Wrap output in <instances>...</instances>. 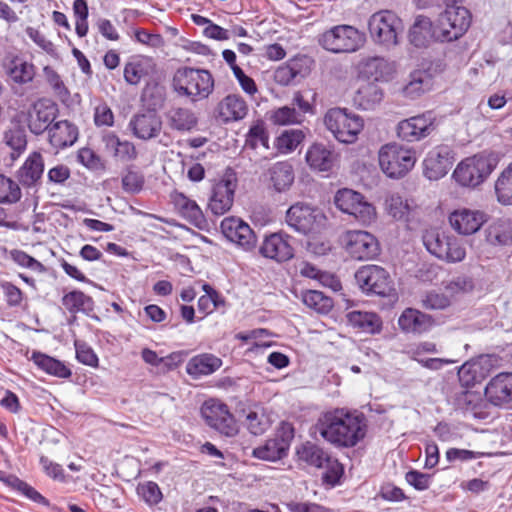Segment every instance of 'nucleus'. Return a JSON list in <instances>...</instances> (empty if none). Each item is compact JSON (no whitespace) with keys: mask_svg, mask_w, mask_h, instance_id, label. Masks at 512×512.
<instances>
[{"mask_svg":"<svg viewBox=\"0 0 512 512\" xmlns=\"http://www.w3.org/2000/svg\"><path fill=\"white\" fill-rule=\"evenodd\" d=\"M315 427L325 441L336 447H354L366 435L363 415L339 408L321 414Z\"/></svg>","mask_w":512,"mask_h":512,"instance_id":"f257e3e1","label":"nucleus"},{"mask_svg":"<svg viewBox=\"0 0 512 512\" xmlns=\"http://www.w3.org/2000/svg\"><path fill=\"white\" fill-rule=\"evenodd\" d=\"M171 86L177 96L198 102L213 92L214 78L209 70L183 66L174 72Z\"/></svg>","mask_w":512,"mask_h":512,"instance_id":"f03ea898","label":"nucleus"},{"mask_svg":"<svg viewBox=\"0 0 512 512\" xmlns=\"http://www.w3.org/2000/svg\"><path fill=\"white\" fill-rule=\"evenodd\" d=\"M492 154L479 153L462 160L453 171L455 182L467 188H475L483 183L497 166Z\"/></svg>","mask_w":512,"mask_h":512,"instance_id":"7ed1b4c3","label":"nucleus"},{"mask_svg":"<svg viewBox=\"0 0 512 512\" xmlns=\"http://www.w3.org/2000/svg\"><path fill=\"white\" fill-rule=\"evenodd\" d=\"M471 22L472 14L467 8L448 4L435 24V40L441 42L458 40L468 31Z\"/></svg>","mask_w":512,"mask_h":512,"instance_id":"20e7f679","label":"nucleus"},{"mask_svg":"<svg viewBox=\"0 0 512 512\" xmlns=\"http://www.w3.org/2000/svg\"><path fill=\"white\" fill-rule=\"evenodd\" d=\"M416 159L414 149L397 143L383 145L378 153L381 170L392 179L404 177L415 166Z\"/></svg>","mask_w":512,"mask_h":512,"instance_id":"39448f33","label":"nucleus"},{"mask_svg":"<svg viewBox=\"0 0 512 512\" xmlns=\"http://www.w3.org/2000/svg\"><path fill=\"white\" fill-rule=\"evenodd\" d=\"M365 41V34L351 25L334 26L322 33L318 40L323 49L335 54L355 52Z\"/></svg>","mask_w":512,"mask_h":512,"instance_id":"423d86ee","label":"nucleus"},{"mask_svg":"<svg viewBox=\"0 0 512 512\" xmlns=\"http://www.w3.org/2000/svg\"><path fill=\"white\" fill-rule=\"evenodd\" d=\"M324 124L337 141L351 144L357 140L358 134L363 129L364 121L360 116L348 112L347 109L332 108L326 112Z\"/></svg>","mask_w":512,"mask_h":512,"instance_id":"0eeeda50","label":"nucleus"},{"mask_svg":"<svg viewBox=\"0 0 512 512\" xmlns=\"http://www.w3.org/2000/svg\"><path fill=\"white\" fill-rule=\"evenodd\" d=\"M422 240L431 255L448 263L460 262L466 256L465 248L458 239L438 228L426 230Z\"/></svg>","mask_w":512,"mask_h":512,"instance_id":"6e6552de","label":"nucleus"},{"mask_svg":"<svg viewBox=\"0 0 512 512\" xmlns=\"http://www.w3.org/2000/svg\"><path fill=\"white\" fill-rule=\"evenodd\" d=\"M371 38L387 48L399 43V35L404 26L400 17L391 10H381L372 14L368 21Z\"/></svg>","mask_w":512,"mask_h":512,"instance_id":"1a4fd4ad","label":"nucleus"},{"mask_svg":"<svg viewBox=\"0 0 512 512\" xmlns=\"http://www.w3.org/2000/svg\"><path fill=\"white\" fill-rule=\"evenodd\" d=\"M286 222L296 232L308 235L320 231L325 225L326 216L321 209L298 202L287 210Z\"/></svg>","mask_w":512,"mask_h":512,"instance_id":"9d476101","label":"nucleus"},{"mask_svg":"<svg viewBox=\"0 0 512 512\" xmlns=\"http://www.w3.org/2000/svg\"><path fill=\"white\" fill-rule=\"evenodd\" d=\"M335 206L344 213L352 215L359 223L369 225L376 217L374 206L364 196L352 189L343 188L334 196Z\"/></svg>","mask_w":512,"mask_h":512,"instance_id":"9b49d317","label":"nucleus"},{"mask_svg":"<svg viewBox=\"0 0 512 512\" xmlns=\"http://www.w3.org/2000/svg\"><path fill=\"white\" fill-rule=\"evenodd\" d=\"M237 182L236 172L227 168L223 176L213 184L208 201V209L213 215L221 216L231 209Z\"/></svg>","mask_w":512,"mask_h":512,"instance_id":"f8f14e48","label":"nucleus"},{"mask_svg":"<svg viewBox=\"0 0 512 512\" xmlns=\"http://www.w3.org/2000/svg\"><path fill=\"white\" fill-rule=\"evenodd\" d=\"M341 243L351 258L370 260L380 253V245L375 236L361 230H350L344 233Z\"/></svg>","mask_w":512,"mask_h":512,"instance_id":"ddd939ff","label":"nucleus"},{"mask_svg":"<svg viewBox=\"0 0 512 512\" xmlns=\"http://www.w3.org/2000/svg\"><path fill=\"white\" fill-rule=\"evenodd\" d=\"M355 280L366 294L387 296L393 289L389 273L378 265H365L355 273Z\"/></svg>","mask_w":512,"mask_h":512,"instance_id":"4468645a","label":"nucleus"},{"mask_svg":"<svg viewBox=\"0 0 512 512\" xmlns=\"http://www.w3.org/2000/svg\"><path fill=\"white\" fill-rule=\"evenodd\" d=\"M201 415L209 427L222 435L233 437L238 432L236 421L228 406L218 400L205 401L201 407Z\"/></svg>","mask_w":512,"mask_h":512,"instance_id":"2eb2a0df","label":"nucleus"},{"mask_svg":"<svg viewBox=\"0 0 512 512\" xmlns=\"http://www.w3.org/2000/svg\"><path fill=\"white\" fill-rule=\"evenodd\" d=\"M434 117L431 112H426L409 117L397 124V136L409 143L418 142L428 137L435 129Z\"/></svg>","mask_w":512,"mask_h":512,"instance_id":"dca6fc26","label":"nucleus"},{"mask_svg":"<svg viewBox=\"0 0 512 512\" xmlns=\"http://www.w3.org/2000/svg\"><path fill=\"white\" fill-rule=\"evenodd\" d=\"M221 232L230 242L235 243L245 251H251L256 247L257 237L249 224L241 218L230 216L222 220Z\"/></svg>","mask_w":512,"mask_h":512,"instance_id":"f3484780","label":"nucleus"},{"mask_svg":"<svg viewBox=\"0 0 512 512\" xmlns=\"http://www.w3.org/2000/svg\"><path fill=\"white\" fill-rule=\"evenodd\" d=\"M58 106L53 101L41 98L28 112V127L31 133L40 135L52 126L58 115Z\"/></svg>","mask_w":512,"mask_h":512,"instance_id":"a211bd4d","label":"nucleus"},{"mask_svg":"<svg viewBox=\"0 0 512 512\" xmlns=\"http://www.w3.org/2000/svg\"><path fill=\"white\" fill-rule=\"evenodd\" d=\"M454 152L448 145H439L432 149L423 161L424 175L429 180L444 177L452 166Z\"/></svg>","mask_w":512,"mask_h":512,"instance_id":"6ab92c4d","label":"nucleus"},{"mask_svg":"<svg viewBox=\"0 0 512 512\" xmlns=\"http://www.w3.org/2000/svg\"><path fill=\"white\" fill-rule=\"evenodd\" d=\"M292 237L284 232H275L266 236L260 246V254L278 263L286 262L294 257Z\"/></svg>","mask_w":512,"mask_h":512,"instance_id":"aec40b11","label":"nucleus"},{"mask_svg":"<svg viewBox=\"0 0 512 512\" xmlns=\"http://www.w3.org/2000/svg\"><path fill=\"white\" fill-rule=\"evenodd\" d=\"M486 400L501 407L512 401V373L501 372L490 379L485 387Z\"/></svg>","mask_w":512,"mask_h":512,"instance_id":"412c9836","label":"nucleus"},{"mask_svg":"<svg viewBox=\"0 0 512 512\" xmlns=\"http://www.w3.org/2000/svg\"><path fill=\"white\" fill-rule=\"evenodd\" d=\"M449 222L459 234L472 235L486 222V217L483 212L463 208L453 211L449 215Z\"/></svg>","mask_w":512,"mask_h":512,"instance_id":"4be33fe9","label":"nucleus"},{"mask_svg":"<svg viewBox=\"0 0 512 512\" xmlns=\"http://www.w3.org/2000/svg\"><path fill=\"white\" fill-rule=\"evenodd\" d=\"M398 325L405 333L421 335L435 326L432 316L414 308H406L398 318Z\"/></svg>","mask_w":512,"mask_h":512,"instance_id":"5701e85b","label":"nucleus"},{"mask_svg":"<svg viewBox=\"0 0 512 512\" xmlns=\"http://www.w3.org/2000/svg\"><path fill=\"white\" fill-rule=\"evenodd\" d=\"M305 160L313 171L330 172L334 167L336 154L329 145L315 142L307 149Z\"/></svg>","mask_w":512,"mask_h":512,"instance_id":"b1692460","label":"nucleus"},{"mask_svg":"<svg viewBox=\"0 0 512 512\" xmlns=\"http://www.w3.org/2000/svg\"><path fill=\"white\" fill-rule=\"evenodd\" d=\"M161 126V120L154 112L137 114L129 122V128L133 135L142 140L157 137Z\"/></svg>","mask_w":512,"mask_h":512,"instance_id":"393cba45","label":"nucleus"},{"mask_svg":"<svg viewBox=\"0 0 512 512\" xmlns=\"http://www.w3.org/2000/svg\"><path fill=\"white\" fill-rule=\"evenodd\" d=\"M78 136V127L68 120L54 122L48 129L49 142L56 149L72 146L77 141Z\"/></svg>","mask_w":512,"mask_h":512,"instance_id":"a878e982","label":"nucleus"},{"mask_svg":"<svg viewBox=\"0 0 512 512\" xmlns=\"http://www.w3.org/2000/svg\"><path fill=\"white\" fill-rule=\"evenodd\" d=\"M223 361L212 353H201L193 356L186 364V373L193 379L208 376L221 368Z\"/></svg>","mask_w":512,"mask_h":512,"instance_id":"bb28decb","label":"nucleus"},{"mask_svg":"<svg viewBox=\"0 0 512 512\" xmlns=\"http://www.w3.org/2000/svg\"><path fill=\"white\" fill-rule=\"evenodd\" d=\"M105 150L120 161H133L137 158L135 145L128 140H121L114 132L108 131L102 135Z\"/></svg>","mask_w":512,"mask_h":512,"instance_id":"cd10ccee","label":"nucleus"},{"mask_svg":"<svg viewBox=\"0 0 512 512\" xmlns=\"http://www.w3.org/2000/svg\"><path fill=\"white\" fill-rule=\"evenodd\" d=\"M61 304L72 315L82 313L88 317H94V299L79 289L65 293L61 298Z\"/></svg>","mask_w":512,"mask_h":512,"instance_id":"c85d7f7f","label":"nucleus"},{"mask_svg":"<svg viewBox=\"0 0 512 512\" xmlns=\"http://www.w3.org/2000/svg\"><path fill=\"white\" fill-rule=\"evenodd\" d=\"M456 407L474 419L486 420L490 413L487 410V403L474 392L462 391L456 397Z\"/></svg>","mask_w":512,"mask_h":512,"instance_id":"c756f323","label":"nucleus"},{"mask_svg":"<svg viewBox=\"0 0 512 512\" xmlns=\"http://www.w3.org/2000/svg\"><path fill=\"white\" fill-rule=\"evenodd\" d=\"M156 70L151 57H139L126 63L124 67V79L130 85H138L142 80L150 78Z\"/></svg>","mask_w":512,"mask_h":512,"instance_id":"7c9ffc66","label":"nucleus"},{"mask_svg":"<svg viewBox=\"0 0 512 512\" xmlns=\"http://www.w3.org/2000/svg\"><path fill=\"white\" fill-rule=\"evenodd\" d=\"M359 73L367 79L374 81H387L392 74L389 62L380 56L363 58L358 65Z\"/></svg>","mask_w":512,"mask_h":512,"instance_id":"2f4dec72","label":"nucleus"},{"mask_svg":"<svg viewBox=\"0 0 512 512\" xmlns=\"http://www.w3.org/2000/svg\"><path fill=\"white\" fill-rule=\"evenodd\" d=\"M217 117L227 123L243 119L247 114V104L239 95H227L216 108Z\"/></svg>","mask_w":512,"mask_h":512,"instance_id":"473e14b6","label":"nucleus"},{"mask_svg":"<svg viewBox=\"0 0 512 512\" xmlns=\"http://www.w3.org/2000/svg\"><path fill=\"white\" fill-rule=\"evenodd\" d=\"M348 324L361 332L377 334L382 330V320L374 312L351 311L346 315Z\"/></svg>","mask_w":512,"mask_h":512,"instance_id":"72a5a7b5","label":"nucleus"},{"mask_svg":"<svg viewBox=\"0 0 512 512\" xmlns=\"http://www.w3.org/2000/svg\"><path fill=\"white\" fill-rule=\"evenodd\" d=\"M44 171L43 158L40 153H32L19 168L17 177L19 182L26 187L33 186L42 176Z\"/></svg>","mask_w":512,"mask_h":512,"instance_id":"f704fd0d","label":"nucleus"},{"mask_svg":"<svg viewBox=\"0 0 512 512\" xmlns=\"http://www.w3.org/2000/svg\"><path fill=\"white\" fill-rule=\"evenodd\" d=\"M31 360L38 369L48 375L63 379L69 378L72 375L70 368L64 362L42 352L33 351Z\"/></svg>","mask_w":512,"mask_h":512,"instance_id":"c9c22d12","label":"nucleus"},{"mask_svg":"<svg viewBox=\"0 0 512 512\" xmlns=\"http://www.w3.org/2000/svg\"><path fill=\"white\" fill-rule=\"evenodd\" d=\"M175 205L181 216L191 225L198 229H204L207 226V220L201 208L194 200L189 199L184 194H179L175 198Z\"/></svg>","mask_w":512,"mask_h":512,"instance_id":"e433bc0d","label":"nucleus"},{"mask_svg":"<svg viewBox=\"0 0 512 512\" xmlns=\"http://www.w3.org/2000/svg\"><path fill=\"white\" fill-rule=\"evenodd\" d=\"M383 90L375 82L363 84L356 92L354 104L362 110H373L383 99Z\"/></svg>","mask_w":512,"mask_h":512,"instance_id":"4c0bfd02","label":"nucleus"},{"mask_svg":"<svg viewBox=\"0 0 512 512\" xmlns=\"http://www.w3.org/2000/svg\"><path fill=\"white\" fill-rule=\"evenodd\" d=\"M306 58H293L287 63L279 66L274 72V80L281 86L291 85L297 77H304V65Z\"/></svg>","mask_w":512,"mask_h":512,"instance_id":"58836bf2","label":"nucleus"},{"mask_svg":"<svg viewBox=\"0 0 512 512\" xmlns=\"http://www.w3.org/2000/svg\"><path fill=\"white\" fill-rule=\"evenodd\" d=\"M270 181L277 192H285L294 182V170L288 161L274 163L269 169Z\"/></svg>","mask_w":512,"mask_h":512,"instance_id":"ea45409f","label":"nucleus"},{"mask_svg":"<svg viewBox=\"0 0 512 512\" xmlns=\"http://www.w3.org/2000/svg\"><path fill=\"white\" fill-rule=\"evenodd\" d=\"M435 25L423 15L416 17L414 24L409 31V40L415 47L421 48L428 45L431 38H434Z\"/></svg>","mask_w":512,"mask_h":512,"instance_id":"a19ab883","label":"nucleus"},{"mask_svg":"<svg viewBox=\"0 0 512 512\" xmlns=\"http://www.w3.org/2000/svg\"><path fill=\"white\" fill-rule=\"evenodd\" d=\"M167 120L170 128L179 132L191 131L198 124L196 114L191 109L183 107L169 110Z\"/></svg>","mask_w":512,"mask_h":512,"instance_id":"79ce46f5","label":"nucleus"},{"mask_svg":"<svg viewBox=\"0 0 512 512\" xmlns=\"http://www.w3.org/2000/svg\"><path fill=\"white\" fill-rule=\"evenodd\" d=\"M296 454L300 461L315 468H323L330 454L315 443L307 441L297 448Z\"/></svg>","mask_w":512,"mask_h":512,"instance_id":"37998d69","label":"nucleus"},{"mask_svg":"<svg viewBox=\"0 0 512 512\" xmlns=\"http://www.w3.org/2000/svg\"><path fill=\"white\" fill-rule=\"evenodd\" d=\"M306 137L302 129L284 130L276 137L274 146L280 154H290L295 151Z\"/></svg>","mask_w":512,"mask_h":512,"instance_id":"c03bdc74","label":"nucleus"},{"mask_svg":"<svg viewBox=\"0 0 512 512\" xmlns=\"http://www.w3.org/2000/svg\"><path fill=\"white\" fill-rule=\"evenodd\" d=\"M202 290L205 294L198 299V311L200 313L209 315L213 313L214 310L225 307V298L210 284L204 283Z\"/></svg>","mask_w":512,"mask_h":512,"instance_id":"a18cd8bd","label":"nucleus"},{"mask_svg":"<svg viewBox=\"0 0 512 512\" xmlns=\"http://www.w3.org/2000/svg\"><path fill=\"white\" fill-rule=\"evenodd\" d=\"M271 419L266 410L256 405L246 415V426L249 432L255 436L264 434L271 426Z\"/></svg>","mask_w":512,"mask_h":512,"instance_id":"49530a36","label":"nucleus"},{"mask_svg":"<svg viewBox=\"0 0 512 512\" xmlns=\"http://www.w3.org/2000/svg\"><path fill=\"white\" fill-rule=\"evenodd\" d=\"M286 443L276 439H268L263 445L256 447L252 455L265 461H277L287 455Z\"/></svg>","mask_w":512,"mask_h":512,"instance_id":"de8ad7c7","label":"nucleus"},{"mask_svg":"<svg viewBox=\"0 0 512 512\" xmlns=\"http://www.w3.org/2000/svg\"><path fill=\"white\" fill-rule=\"evenodd\" d=\"M7 73L12 82L23 85L33 81L35 66L32 63L16 58L10 62Z\"/></svg>","mask_w":512,"mask_h":512,"instance_id":"09e8293b","label":"nucleus"},{"mask_svg":"<svg viewBox=\"0 0 512 512\" xmlns=\"http://www.w3.org/2000/svg\"><path fill=\"white\" fill-rule=\"evenodd\" d=\"M303 303L320 314H328L333 306L332 298L317 290H308L302 295Z\"/></svg>","mask_w":512,"mask_h":512,"instance_id":"8fccbe9b","label":"nucleus"},{"mask_svg":"<svg viewBox=\"0 0 512 512\" xmlns=\"http://www.w3.org/2000/svg\"><path fill=\"white\" fill-rule=\"evenodd\" d=\"M495 193L501 204L512 205V163L498 177Z\"/></svg>","mask_w":512,"mask_h":512,"instance_id":"3c124183","label":"nucleus"},{"mask_svg":"<svg viewBox=\"0 0 512 512\" xmlns=\"http://www.w3.org/2000/svg\"><path fill=\"white\" fill-rule=\"evenodd\" d=\"M270 119L275 125L288 126L302 124L305 117L294 107L282 106L272 112Z\"/></svg>","mask_w":512,"mask_h":512,"instance_id":"603ef678","label":"nucleus"},{"mask_svg":"<svg viewBox=\"0 0 512 512\" xmlns=\"http://www.w3.org/2000/svg\"><path fill=\"white\" fill-rule=\"evenodd\" d=\"M431 78L426 71H414L411 74L410 82L405 86L404 92L407 96L412 98L421 95L422 93L430 90Z\"/></svg>","mask_w":512,"mask_h":512,"instance_id":"864d4df0","label":"nucleus"},{"mask_svg":"<svg viewBox=\"0 0 512 512\" xmlns=\"http://www.w3.org/2000/svg\"><path fill=\"white\" fill-rule=\"evenodd\" d=\"M136 491L138 496L150 507L158 505L163 499L162 491L154 481L139 483Z\"/></svg>","mask_w":512,"mask_h":512,"instance_id":"5fc2aeb1","label":"nucleus"},{"mask_svg":"<svg viewBox=\"0 0 512 512\" xmlns=\"http://www.w3.org/2000/svg\"><path fill=\"white\" fill-rule=\"evenodd\" d=\"M21 198V190L18 184L11 178L0 174V203L12 204Z\"/></svg>","mask_w":512,"mask_h":512,"instance_id":"6e6d98bb","label":"nucleus"},{"mask_svg":"<svg viewBox=\"0 0 512 512\" xmlns=\"http://www.w3.org/2000/svg\"><path fill=\"white\" fill-rule=\"evenodd\" d=\"M259 144L265 148H269V134L262 122L252 125L246 135L247 146L255 149Z\"/></svg>","mask_w":512,"mask_h":512,"instance_id":"4d7b16f0","label":"nucleus"},{"mask_svg":"<svg viewBox=\"0 0 512 512\" xmlns=\"http://www.w3.org/2000/svg\"><path fill=\"white\" fill-rule=\"evenodd\" d=\"M5 143L14 151L12 157L19 156L27 146L26 133L21 128L8 130L4 135Z\"/></svg>","mask_w":512,"mask_h":512,"instance_id":"13d9d810","label":"nucleus"},{"mask_svg":"<svg viewBox=\"0 0 512 512\" xmlns=\"http://www.w3.org/2000/svg\"><path fill=\"white\" fill-rule=\"evenodd\" d=\"M323 468L326 469L322 475L323 482L331 486H336L339 484L340 479L344 473L342 464L337 459L329 456L328 461L325 462Z\"/></svg>","mask_w":512,"mask_h":512,"instance_id":"bf43d9fd","label":"nucleus"},{"mask_svg":"<svg viewBox=\"0 0 512 512\" xmlns=\"http://www.w3.org/2000/svg\"><path fill=\"white\" fill-rule=\"evenodd\" d=\"M121 182L125 192L138 194L143 189L145 179L141 172L129 169L122 176Z\"/></svg>","mask_w":512,"mask_h":512,"instance_id":"052dcab7","label":"nucleus"},{"mask_svg":"<svg viewBox=\"0 0 512 512\" xmlns=\"http://www.w3.org/2000/svg\"><path fill=\"white\" fill-rule=\"evenodd\" d=\"M11 258L21 267L28 268L37 273L46 272V267L41 262L22 250H12Z\"/></svg>","mask_w":512,"mask_h":512,"instance_id":"680f3d73","label":"nucleus"},{"mask_svg":"<svg viewBox=\"0 0 512 512\" xmlns=\"http://www.w3.org/2000/svg\"><path fill=\"white\" fill-rule=\"evenodd\" d=\"M76 359L87 366L97 367L99 359L94 350L85 342H75Z\"/></svg>","mask_w":512,"mask_h":512,"instance_id":"e2e57ef3","label":"nucleus"},{"mask_svg":"<svg viewBox=\"0 0 512 512\" xmlns=\"http://www.w3.org/2000/svg\"><path fill=\"white\" fill-rule=\"evenodd\" d=\"M45 77L54 93L60 98L64 99L69 96V91L66 88L60 75L50 66H46L43 69Z\"/></svg>","mask_w":512,"mask_h":512,"instance_id":"0e129e2a","label":"nucleus"},{"mask_svg":"<svg viewBox=\"0 0 512 512\" xmlns=\"http://www.w3.org/2000/svg\"><path fill=\"white\" fill-rule=\"evenodd\" d=\"M77 160L80 164L90 170H99L103 168L100 156L91 148L83 147L77 153Z\"/></svg>","mask_w":512,"mask_h":512,"instance_id":"69168bd1","label":"nucleus"},{"mask_svg":"<svg viewBox=\"0 0 512 512\" xmlns=\"http://www.w3.org/2000/svg\"><path fill=\"white\" fill-rule=\"evenodd\" d=\"M405 480L409 485L418 491L427 490L431 485V476L417 470H409L405 475Z\"/></svg>","mask_w":512,"mask_h":512,"instance_id":"338daca9","label":"nucleus"},{"mask_svg":"<svg viewBox=\"0 0 512 512\" xmlns=\"http://www.w3.org/2000/svg\"><path fill=\"white\" fill-rule=\"evenodd\" d=\"M289 512H335L333 509L325 507L315 502H297L290 501L285 504Z\"/></svg>","mask_w":512,"mask_h":512,"instance_id":"774afa93","label":"nucleus"}]
</instances>
